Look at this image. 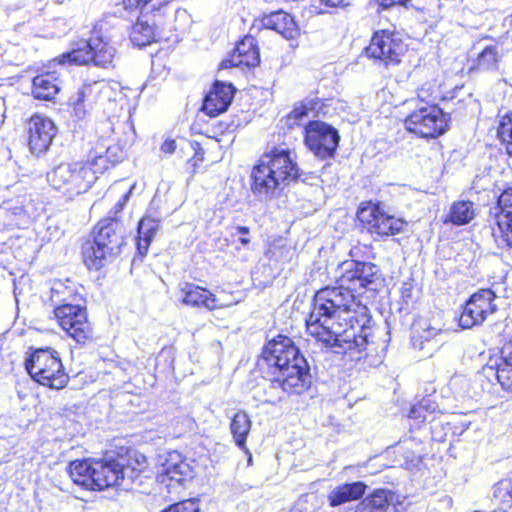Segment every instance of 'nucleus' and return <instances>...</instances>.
Listing matches in <instances>:
<instances>
[{
	"mask_svg": "<svg viewBox=\"0 0 512 512\" xmlns=\"http://www.w3.org/2000/svg\"><path fill=\"white\" fill-rule=\"evenodd\" d=\"M313 312L305 320L306 331L325 347H342L363 353L359 357L380 362L384 347L378 349L368 340L365 328L370 322L368 307L336 278L335 286L318 290L313 299Z\"/></svg>",
	"mask_w": 512,
	"mask_h": 512,
	"instance_id": "1",
	"label": "nucleus"
},
{
	"mask_svg": "<svg viewBox=\"0 0 512 512\" xmlns=\"http://www.w3.org/2000/svg\"><path fill=\"white\" fill-rule=\"evenodd\" d=\"M148 467L149 459L140 450H121L110 457L73 460L68 473L82 489L102 492L120 488L126 477L134 479Z\"/></svg>",
	"mask_w": 512,
	"mask_h": 512,
	"instance_id": "2",
	"label": "nucleus"
},
{
	"mask_svg": "<svg viewBox=\"0 0 512 512\" xmlns=\"http://www.w3.org/2000/svg\"><path fill=\"white\" fill-rule=\"evenodd\" d=\"M281 133H273L268 149L250 172V190L259 197L274 199L301 177L295 150Z\"/></svg>",
	"mask_w": 512,
	"mask_h": 512,
	"instance_id": "3",
	"label": "nucleus"
},
{
	"mask_svg": "<svg viewBox=\"0 0 512 512\" xmlns=\"http://www.w3.org/2000/svg\"><path fill=\"white\" fill-rule=\"evenodd\" d=\"M265 379L272 388L288 395H301L311 386L309 364L292 338L278 334L262 349Z\"/></svg>",
	"mask_w": 512,
	"mask_h": 512,
	"instance_id": "4",
	"label": "nucleus"
},
{
	"mask_svg": "<svg viewBox=\"0 0 512 512\" xmlns=\"http://www.w3.org/2000/svg\"><path fill=\"white\" fill-rule=\"evenodd\" d=\"M123 160L119 145L96 142L86 160L60 163L47 174L50 186L68 197L87 192L99 176Z\"/></svg>",
	"mask_w": 512,
	"mask_h": 512,
	"instance_id": "5",
	"label": "nucleus"
},
{
	"mask_svg": "<svg viewBox=\"0 0 512 512\" xmlns=\"http://www.w3.org/2000/svg\"><path fill=\"white\" fill-rule=\"evenodd\" d=\"M132 188L124 193L108 212L82 237L80 257L88 271L99 272L113 263L126 244V232L120 214L130 198Z\"/></svg>",
	"mask_w": 512,
	"mask_h": 512,
	"instance_id": "6",
	"label": "nucleus"
},
{
	"mask_svg": "<svg viewBox=\"0 0 512 512\" xmlns=\"http://www.w3.org/2000/svg\"><path fill=\"white\" fill-rule=\"evenodd\" d=\"M51 292V299L58 303L53 313L60 328L77 345L91 344L95 339L94 327L88 318L86 307L70 302L75 296L74 289L57 282L51 288Z\"/></svg>",
	"mask_w": 512,
	"mask_h": 512,
	"instance_id": "7",
	"label": "nucleus"
},
{
	"mask_svg": "<svg viewBox=\"0 0 512 512\" xmlns=\"http://www.w3.org/2000/svg\"><path fill=\"white\" fill-rule=\"evenodd\" d=\"M116 49L99 25H94L87 39L81 40L76 47L54 58L59 65L95 66L101 69L114 67Z\"/></svg>",
	"mask_w": 512,
	"mask_h": 512,
	"instance_id": "8",
	"label": "nucleus"
},
{
	"mask_svg": "<svg viewBox=\"0 0 512 512\" xmlns=\"http://www.w3.org/2000/svg\"><path fill=\"white\" fill-rule=\"evenodd\" d=\"M355 222L360 232L369 234L379 241L403 234L408 226L404 219L390 214L380 201L374 200L359 203Z\"/></svg>",
	"mask_w": 512,
	"mask_h": 512,
	"instance_id": "9",
	"label": "nucleus"
},
{
	"mask_svg": "<svg viewBox=\"0 0 512 512\" xmlns=\"http://www.w3.org/2000/svg\"><path fill=\"white\" fill-rule=\"evenodd\" d=\"M405 130L421 139H436L451 126V115L439 105H422L409 112L403 119Z\"/></svg>",
	"mask_w": 512,
	"mask_h": 512,
	"instance_id": "10",
	"label": "nucleus"
},
{
	"mask_svg": "<svg viewBox=\"0 0 512 512\" xmlns=\"http://www.w3.org/2000/svg\"><path fill=\"white\" fill-rule=\"evenodd\" d=\"M407 44L395 29L375 30L363 49L364 56L373 64L389 68L398 66L407 52Z\"/></svg>",
	"mask_w": 512,
	"mask_h": 512,
	"instance_id": "11",
	"label": "nucleus"
},
{
	"mask_svg": "<svg viewBox=\"0 0 512 512\" xmlns=\"http://www.w3.org/2000/svg\"><path fill=\"white\" fill-rule=\"evenodd\" d=\"M339 270L340 274L336 278L343 288L350 289L354 294L362 295L376 290L384 281L380 267L370 261L345 260L339 265Z\"/></svg>",
	"mask_w": 512,
	"mask_h": 512,
	"instance_id": "12",
	"label": "nucleus"
},
{
	"mask_svg": "<svg viewBox=\"0 0 512 512\" xmlns=\"http://www.w3.org/2000/svg\"><path fill=\"white\" fill-rule=\"evenodd\" d=\"M34 381L49 389L61 390L70 380L59 354L51 348H34Z\"/></svg>",
	"mask_w": 512,
	"mask_h": 512,
	"instance_id": "13",
	"label": "nucleus"
},
{
	"mask_svg": "<svg viewBox=\"0 0 512 512\" xmlns=\"http://www.w3.org/2000/svg\"><path fill=\"white\" fill-rule=\"evenodd\" d=\"M153 459L157 477L162 482L184 484L195 476V461L184 456L180 450H158Z\"/></svg>",
	"mask_w": 512,
	"mask_h": 512,
	"instance_id": "14",
	"label": "nucleus"
},
{
	"mask_svg": "<svg viewBox=\"0 0 512 512\" xmlns=\"http://www.w3.org/2000/svg\"><path fill=\"white\" fill-rule=\"evenodd\" d=\"M339 141L338 130L326 122L311 120L305 126L304 143L316 157L322 160L335 156Z\"/></svg>",
	"mask_w": 512,
	"mask_h": 512,
	"instance_id": "15",
	"label": "nucleus"
},
{
	"mask_svg": "<svg viewBox=\"0 0 512 512\" xmlns=\"http://www.w3.org/2000/svg\"><path fill=\"white\" fill-rule=\"evenodd\" d=\"M495 209L494 213H490L491 235L502 247L512 250V184L501 190Z\"/></svg>",
	"mask_w": 512,
	"mask_h": 512,
	"instance_id": "16",
	"label": "nucleus"
},
{
	"mask_svg": "<svg viewBox=\"0 0 512 512\" xmlns=\"http://www.w3.org/2000/svg\"><path fill=\"white\" fill-rule=\"evenodd\" d=\"M496 295L490 288L480 289L465 302L460 312L458 323L463 329H470L482 324L496 311Z\"/></svg>",
	"mask_w": 512,
	"mask_h": 512,
	"instance_id": "17",
	"label": "nucleus"
},
{
	"mask_svg": "<svg viewBox=\"0 0 512 512\" xmlns=\"http://www.w3.org/2000/svg\"><path fill=\"white\" fill-rule=\"evenodd\" d=\"M179 294L182 305L189 308L215 311L227 307L218 300L215 293L195 283L184 282L181 284Z\"/></svg>",
	"mask_w": 512,
	"mask_h": 512,
	"instance_id": "18",
	"label": "nucleus"
},
{
	"mask_svg": "<svg viewBox=\"0 0 512 512\" xmlns=\"http://www.w3.org/2000/svg\"><path fill=\"white\" fill-rule=\"evenodd\" d=\"M235 92L232 84L215 81L203 98L200 110L210 118L219 116L228 110Z\"/></svg>",
	"mask_w": 512,
	"mask_h": 512,
	"instance_id": "19",
	"label": "nucleus"
},
{
	"mask_svg": "<svg viewBox=\"0 0 512 512\" xmlns=\"http://www.w3.org/2000/svg\"><path fill=\"white\" fill-rule=\"evenodd\" d=\"M260 63V51L257 40L251 35H245L236 43L233 52L228 58L220 63V68L227 69L231 67L252 68Z\"/></svg>",
	"mask_w": 512,
	"mask_h": 512,
	"instance_id": "20",
	"label": "nucleus"
},
{
	"mask_svg": "<svg viewBox=\"0 0 512 512\" xmlns=\"http://www.w3.org/2000/svg\"><path fill=\"white\" fill-rule=\"evenodd\" d=\"M263 27L274 30L288 40L300 35V28L294 17L282 10L272 12L262 18Z\"/></svg>",
	"mask_w": 512,
	"mask_h": 512,
	"instance_id": "21",
	"label": "nucleus"
},
{
	"mask_svg": "<svg viewBox=\"0 0 512 512\" xmlns=\"http://www.w3.org/2000/svg\"><path fill=\"white\" fill-rule=\"evenodd\" d=\"M464 85L455 86L451 91H443V84L436 79L424 82L416 92V99L425 105L437 104L440 102L451 101L456 98V92L461 90Z\"/></svg>",
	"mask_w": 512,
	"mask_h": 512,
	"instance_id": "22",
	"label": "nucleus"
},
{
	"mask_svg": "<svg viewBox=\"0 0 512 512\" xmlns=\"http://www.w3.org/2000/svg\"><path fill=\"white\" fill-rule=\"evenodd\" d=\"M494 369L500 386L504 390L512 392V336L504 342L500 349Z\"/></svg>",
	"mask_w": 512,
	"mask_h": 512,
	"instance_id": "23",
	"label": "nucleus"
},
{
	"mask_svg": "<svg viewBox=\"0 0 512 512\" xmlns=\"http://www.w3.org/2000/svg\"><path fill=\"white\" fill-rule=\"evenodd\" d=\"M55 134L56 128L50 119L34 115V155L46 153Z\"/></svg>",
	"mask_w": 512,
	"mask_h": 512,
	"instance_id": "24",
	"label": "nucleus"
},
{
	"mask_svg": "<svg viewBox=\"0 0 512 512\" xmlns=\"http://www.w3.org/2000/svg\"><path fill=\"white\" fill-rule=\"evenodd\" d=\"M159 230V223L149 215L143 216L138 222L137 235L135 237L136 254L140 259L149 251L150 245Z\"/></svg>",
	"mask_w": 512,
	"mask_h": 512,
	"instance_id": "25",
	"label": "nucleus"
},
{
	"mask_svg": "<svg viewBox=\"0 0 512 512\" xmlns=\"http://www.w3.org/2000/svg\"><path fill=\"white\" fill-rule=\"evenodd\" d=\"M367 486L362 481L344 483L337 486L328 494V502L331 507H337L347 502L362 499Z\"/></svg>",
	"mask_w": 512,
	"mask_h": 512,
	"instance_id": "26",
	"label": "nucleus"
},
{
	"mask_svg": "<svg viewBox=\"0 0 512 512\" xmlns=\"http://www.w3.org/2000/svg\"><path fill=\"white\" fill-rule=\"evenodd\" d=\"M161 31L144 15L138 17L129 30V39L134 46L144 47L157 41Z\"/></svg>",
	"mask_w": 512,
	"mask_h": 512,
	"instance_id": "27",
	"label": "nucleus"
},
{
	"mask_svg": "<svg viewBox=\"0 0 512 512\" xmlns=\"http://www.w3.org/2000/svg\"><path fill=\"white\" fill-rule=\"evenodd\" d=\"M103 88L99 81L85 82L70 98L69 105L74 111L84 113L86 105L92 106L98 101Z\"/></svg>",
	"mask_w": 512,
	"mask_h": 512,
	"instance_id": "28",
	"label": "nucleus"
},
{
	"mask_svg": "<svg viewBox=\"0 0 512 512\" xmlns=\"http://www.w3.org/2000/svg\"><path fill=\"white\" fill-rule=\"evenodd\" d=\"M177 10L178 8L173 1L164 0L159 2L158 5L153 6L148 13L144 14V17L150 20L162 32L165 28L172 26Z\"/></svg>",
	"mask_w": 512,
	"mask_h": 512,
	"instance_id": "29",
	"label": "nucleus"
},
{
	"mask_svg": "<svg viewBox=\"0 0 512 512\" xmlns=\"http://www.w3.org/2000/svg\"><path fill=\"white\" fill-rule=\"evenodd\" d=\"M500 55L498 49L494 45H488L483 48L477 56L472 59L471 65L468 67L469 73L493 72L499 67Z\"/></svg>",
	"mask_w": 512,
	"mask_h": 512,
	"instance_id": "30",
	"label": "nucleus"
},
{
	"mask_svg": "<svg viewBox=\"0 0 512 512\" xmlns=\"http://www.w3.org/2000/svg\"><path fill=\"white\" fill-rule=\"evenodd\" d=\"M441 414H444V411L440 409L437 402L431 396H424L410 407L407 417L413 420L416 425H421L428 420L429 416L434 419Z\"/></svg>",
	"mask_w": 512,
	"mask_h": 512,
	"instance_id": "31",
	"label": "nucleus"
},
{
	"mask_svg": "<svg viewBox=\"0 0 512 512\" xmlns=\"http://www.w3.org/2000/svg\"><path fill=\"white\" fill-rule=\"evenodd\" d=\"M474 203L470 200L454 201L445 217L444 223L463 226L475 218Z\"/></svg>",
	"mask_w": 512,
	"mask_h": 512,
	"instance_id": "32",
	"label": "nucleus"
},
{
	"mask_svg": "<svg viewBox=\"0 0 512 512\" xmlns=\"http://www.w3.org/2000/svg\"><path fill=\"white\" fill-rule=\"evenodd\" d=\"M495 136L501 150L512 158V110L497 115Z\"/></svg>",
	"mask_w": 512,
	"mask_h": 512,
	"instance_id": "33",
	"label": "nucleus"
},
{
	"mask_svg": "<svg viewBox=\"0 0 512 512\" xmlns=\"http://www.w3.org/2000/svg\"><path fill=\"white\" fill-rule=\"evenodd\" d=\"M58 78L53 72L34 76V99L52 100L59 92Z\"/></svg>",
	"mask_w": 512,
	"mask_h": 512,
	"instance_id": "34",
	"label": "nucleus"
},
{
	"mask_svg": "<svg viewBox=\"0 0 512 512\" xmlns=\"http://www.w3.org/2000/svg\"><path fill=\"white\" fill-rule=\"evenodd\" d=\"M180 157L186 160L190 172L195 174L205 161V150L195 140H183L179 147Z\"/></svg>",
	"mask_w": 512,
	"mask_h": 512,
	"instance_id": "35",
	"label": "nucleus"
},
{
	"mask_svg": "<svg viewBox=\"0 0 512 512\" xmlns=\"http://www.w3.org/2000/svg\"><path fill=\"white\" fill-rule=\"evenodd\" d=\"M251 429V420L247 413L243 410L237 411L231 419L230 431L233 436L235 445L244 447L247 436Z\"/></svg>",
	"mask_w": 512,
	"mask_h": 512,
	"instance_id": "36",
	"label": "nucleus"
},
{
	"mask_svg": "<svg viewBox=\"0 0 512 512\" xmlns=\"http://www.w3.org/2000/svg\"><path fill=\"white\" fill-rule=\"evenodd\" d=\"M319 101L317 99L310 100L309 102H300L294 106L293 109L286 114L281 121L284 122L285 126L289 129L300 125L301 121L308 116L309 112L316 109Z\"/></svg>",
	"mask_w": 512,
	"mask_h": 512,
	"instance_id": "37",
	"label": "nucleus"
},
{
	"mask_svg": "<svg viewBox=\"0 0 512 512\" xmlns=\"http://www.w3.org/2000/svg\"><path fill=\"white\" fill-rule=\"evenodd\" d=\"M394 497V493L387 489H375L367 498L377 512H386Z\"/></svg>",
	"mask_w": 512,
	"mask_h": 512,
	"instance_id": "38",
	"label": "nucleus"
},
{
	"mask_svg": "<svg viewBox=\"0 0 512 512\" xmlns=\"http://www.w3.org/2000/svg\"><path fill=\"white\" fill-rule=\"evenodd\" d=\"M199 500L196 498L185 499L173 504H170L161 512H199Z\"/></svg>",
	"mask_w": 512,
	"mask_h": 512,
	"instance_id": "39",
	"label": "nucleus"
},
{
	"mask_svg": "<svg viewBox=\"0 0 512 512\" xmlns=\"http://www.w3.org/2000/svg\"><path fill=\"white\" fill-rule=\"evenodd\" d=\"M154 0H116V4L120 6L124 11L130 14L139 13L143 11L153 2Z\"/></svg>",
	"mask_w": 512,
	"mask_h": 512,
	"instance_id": "40",
	"label": "nucleus"
},
{
	"mask_svg": "<svg viewBox=\"0 0 512 512\" xmlns=\"http://www.w3.org/2000/svg\"><path fill=\"white\" fill-rule=\"evenodd\" d=\"M377 5L379 12L389 10L393 7L407 6L411 0H372Z\"/></svg>",
	"mask_w": 512,
	"mask_h": 512,
	"instance_id": "41",
	"label": "nucleus"
},
{
	"mask_svg": "<svg viewBox=\"0 0 512 512\" xmlns=\"http://www.w3.org/2000/svg\"><path fill=\"white\" fill-rule=\"evenodd\" d=\"M180 145L178 146L177 142L173 138H166L160 145V151L164 155H171L173 154L177 149H179Z\"/></svg>",
	"mask_w": 512,
	"mask_h": 512,
	"instance_id": "42",
	"label": "nucleus"
},
{
	"mask_svg": "<svg viewBox=\"0 0 512 512\" xmlns=\"http://www.w3.org/2000/svg\"><path fill=\"white\" fill-rule=\"evenodd\" d=\"M354 512H377L367 497L362 499L355 507Z\"/></svg>",
	"mask_w": 512,
	"mask_h": 512,
	"instance_id": "43",
	"label": "nucleus"
},
{
	"mask_svg": "<svg viewBox=\"0 0 512 512\" xmlns=\"http://www.w3.org/2000/svg\"><path fill=\"white\" fill-rule=\"evenodd\" d=\"M319 2L328 8H343L349 5V0H319Z\"/></svg>",
	"mask_w": 512,
	"mask_h": 512,
	"instance_id": "44",
	"label": "nucleus"
},
{
	"mask_svg": "<svg viewBox=\"0 0 512 512\" xmlns=\"http://www.w3.org/2000/svg\"><path fill=\"white\" fill-rule=\"evenodd\" d=\"M237 233L243 235V237L239 238V243L243 246H248L250 244V239L246 237V235L249 234L250 229L247 226H237L236 227Z\"/></svg>",
	"mask_w": 512,
	"mask_h": 512,
	"instance_id": "45",
	"label": "nucleus"
},
{
	"mask_svg": "<svg viewBox=\"0 0 512 512\" xmlns=\"http://www.w3.org/2000/svg\"><path fill=\"white\" fill-rule=\"evenodd\" d=\"M16 390L20 400H24L26 397H28L31 392L28 380L26 381L24 387H22L21 383H17Z\"/></svg>",
	"mask_w": 512,
	"mask_h": 512,
	"instance_id": "46",
	"label": "nucleus"
},
{
	"mask_svg": "<svg viewBox=\"0 0 512 512\" xmlns=\"http://www.w3.org/2000/svg\"><path fill=\"white\" fill-rule=\"evenodd\" d=\"M24 365L27 375L32 379V347L26 351Z\"/></svg>",
	"mask_w": 512,
	"mask_h": 512,
	"instance_id": "47",
	"label": "nucleus"
},
{
	"mask_svg": "<svg viewBox=\"0 0 512 512\" xmlns=\"http://www.w3.org/2000/svg\"><path fill=\"white\" fill-rule=\"evenodd\" d=\"M216 127L217 129L221 132V133H231L234 131V125L233 123H226V122H223V121H219L217 124H216Z\"/></svg>",
	"mask_w": 512,
	"mask_h": 512,
	"instance_id": "48",
	"label": "nucleus"
},
{
	"mask_svg": "<svg viewBox=\"0 0 512 512\" xmlns=\"http://www.w3.org/2000/svg\"><path fill=\"white\" fill-rule=\"evenodd\" d=\"M411 288L412 285L410 283L404 282L401 288L402 297H410L411 296Z\"/></svg>",
	"mask_w": 512,
	"mask_h": 512,
	"instance_id": "49",
	"label": "nucleus"
},
{
	"mask_svg": "<svg viewBox=\"0 0 512 512\" xmlns=\"http://www.w3.org/2000/svg\"><path fill=\"white\" fill-rule=\"evenodd\" d=\"M287 512H313L305 507H302L300 503L292 506Z\"/></svg>",
	"mask_w": 512,
	"mask_h": 512,
	"instance_id": "50",
	"label": "nucleus"
},
{
	"mask_svg": "<svg viewBox=\"0 0 512 512\" xmlns=\"http://www.w3.org/2000/svg\"><path fill=\"white\" fill-rule=\"evenodd\" d=\"M27 134H28L27 145H28L29 151L32 152V127L28 128Z\"/></svg>",
	"mask_w": 512,
	"mask_h": 512,
	"instance_id": "51",
	"label": "nucleus"
},
{
	"mask_svg": "<svg viewBox=\"0 0 512 512\" xmlns=\"http://www.w3.org/2000/svg\"><path fill=\"white\" fill-rule=\"evenodd\" d=\"M357 249H358L357 246L353 247L351 249V251H350V256H352V257L356 256L357 255V253H356Z\"/></svg>",
	"mask_w": 512,
	"mask_h": 512,
	"instance_id": "52",
	"label": "nucleus"
},
{
	"mask_svg": "<svg viewBox=\"0 0 512 512\" xmlns=\"http://www.w3.org/2000/svg\"><path fill=\"white\" fill-rule=\"evenodd\" d=\"M507 495L512 499V483L510 489L507 491Z\"/></svg>",
	"mask_w": 512,
	"mask_h": 512,
	"instance_id": "53",
	"label": "nucleus"
},
{
	"mask_svg": "<svg viewBox=\"0 0 512 512\" xmlns=\"http://www.w3.org/2000/svg\"><path fill=\"white\" fill-rule=\"evenodd\" d=\"M251 460H252V459H251V454H250V453H248V462H249V463H251Z\"/></svg>",
	"mask_w": 512,
	"mask_h": 512,
	"instance_id": "54",
	"label": "nucleus"
}]
</instances>
